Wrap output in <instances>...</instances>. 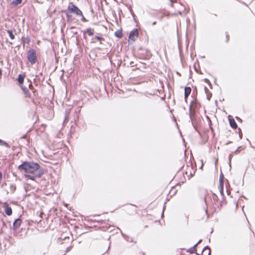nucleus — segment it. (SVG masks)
<instances>
[{"instance_id": "nucleus-54", "label": "nucleus", "mask_w": 255, "mask_h": 255, "mask_svg": "<svg viewBox=\"0 0 255 255\" xmlns=\"http://www.w3.org/2000/svg\"><path fill=\"white\" fill-rule=\"evenodd\" d=\"M189 169H193L192 167H190Z\"/></svg>"}, {"instance_id": "nucleus-57", "label": "nucleus", "mask_w": 255, "mask_h": 255, "mask_svg": "<svg viewBox=\"0 0 255 255\" xmlns=\"http://www.w3.org/2000/svg\"><path fill=\"white\" fill-rule=\"evenodd\" d=\"M171 0V1H172V0Z\"/></svg>"}, {"instance_id": "nucleus-25", "label": "nucleus", "mask_w": 255, "mask_h": 255, "mask_svg": "<svg viewBox=\"0 0 255 255\" xmlns=\"http://www.w3.org/2000/svg\"><path fill=\"white\" fill-rule=\"evenodd\" d=\"M233 152H232V153H230L229 155V164L230 166V168H231V159L233 156Z\"/></svg>"}, {"instance_id": "nucleus-40", "label": "nucleus", "mask_w": 255, "mask_h": 255, "mask_svg": "<svg viewBox=\"0 0 255 255\" xmlns=\"http://www.w3.org/2000/svg\"><path fill=\"white\" fill-rule=\"evenodd\" d=\"M226 42H228L229 40V36L228 35H226Z\"/></svg>"}, {"instance_id": "nucleus-39", "label": "nucleus", "mask_w": 255, "mask_h": 255, "mask_svg": "<svg viewBox=\"0 0 255 255\" xmlns=\"http://www.w3.org/2000/svg\"><path fill=\"white\" fill-rule=\"evenodd\" d=\"M213 200L215 201V198H216V199H217V198H218L217 196L216 195H215L214 194L213 195Z\"/></svg>"}, {"instance_id": "nucleus-53", "label": "nucleus", "mask_w": 255, "mask_h": 255, "mask_svg": "<svg viewBox=\"0 0 255 255\" xmlns=\"http://www.w3.org/2000/svg\"><path fill=\"white\" fill-rule=\"evenodd\" d=\"M70 248V247H69L68 248H67V250H70V249H69Z\"/></svg>"}, {"instance_id": "nucleus-5", "label": "nucleus", "mask_w": 255, "mask_h": 255, "mask_svg": "<svg viewBox=\"0 0 255 255\" xmlns=\"http://www.w3.org/2000/svg\"><path fill=\"white\" fill-rule=\"evenodd\" d=\"M44 174L43 170H39L38 172H35L34 173H27L24 174L25 178L31 180H35L36 178H40Z\"/></svg>"}, {"instance_id": "nucleus-19", "label": "nucleus", "mask_w": 255, "mask_h": 255, "mask_svg": "<svg viewBox=\"0 0 255 255\" xmlns=\"http://www.w3.org/2000/svg\"><path fill=\"white\" fill-rule=\"evenodd\" d=\"M7 32L8 33L9 36L11 39H14L15 38V36L13 33V31L11 29H8L7 30Z\"/></svg>"}, {"instance_id": "nucleus-32", "label": "nucleus", "mask_w": 255, "mask_h": 255, "mask_svg": "<svg viewBox=\"0 0 255 255\" xmlns=\"http://www.w3.org/2000/svg\"><path fill=\"white\" fill-rule=\"evenodd\" d=\"M238 129H239V136H240V137L241 138H242V133H240V132H241V128H238Z\"/></svg>"}, {"instance_id": "nucleus-44", "label": "nucleus", "mask_w": 255, "mask_h": 255, "mask_svg": "<svg viewBox=\"0 0 255 255\" xmlns=\"http://www.w3.org/2000/svg\"><path fill=\"white\" fill-rule=\"evenodd\" d=\"M29 87L30 89H33V86L31 84H29Z\"/></svg>"}, {"instance_id": "nucleus-45", "label": "nucleus", "mask_w": 255, "mask_h": 255, "mask_svg": "<svg viewBox=\"0 0 255 255\" xmlns=\"http://www.w3.org/2000/svg\"><path fill=\"white\" fill-rule=\"evenodd\" d=\"M26 134H24V135L22 136V138H26Z\"/></svg>"}, {"instance_id": "nucleus-42", "label": "nucleus", "mask_w": 255, "mask_h": 255, "mask_svg": "<svg viewBox=\"0 0 255 255\" xmlns=\"http://www.w3.org/2000/svg\"><path fill=\"white\" fill-rule=\"evenodd\" d=\"M202 242V240L200 239L196 244H197V246L200 244Z\"/></svg>"}, {"instance_id": "nucleus-1", "label": "nucleus", "mask_w": 255, "mask_h": 255, "mask_svg": "<svg viewBox=\"0 0 255 255\" xmlns=\"http://www.w3.org/2000/svg\"><path fill=\"white\" fill-rule=\"evenodd\" d=\"M18 169L21 172L26 173H34L39 170H43L40 168V165L33 161H24L18 166Z\"/></svg>"}, {"instance_id": "nucleus-18", "label": "nucleus", "mask_w": 255, "mask_h": 255, "mask_svg": "<svg viewBox=\"0 0 255 255\" xmlns=\"http://www.w3.org/2000/svg\"><path fill=\"white\" fill-rule=\"evenodd\" d=\"M224 175L221 172L220 174V177H219V185H221V186H222V184H224Z\"/></svg>"}, {"instance_id": "nucleus-22", "label": "nucleus", "mask_w": 255, "mask_h": 255, "mask_svg": "<svg viewBox=\"0 0 255 255\" xmlns=\"http://www.w3.org/2000/svg\"><path fill=\"white\" fill-rule=\"evenodd\" d=\"M67 21L68 22H71L72 21V15L67 12L66 14Z\"/></svg>"}, {"instance_id": "nucleus-12", "label": "nucleus", "mask_w": 255, "mask_h": 255, "mask_svg": "<svg viewBox=\"0 0 255 255\" xmlns=\"http://www.w3.org/2000/svg\"><path fill=\"white\" fill-rule=\"evenodd\" d=\"M87 33L90 36H93L94 35V29L91 28H87L86 31L84 32L83 37L84 38H86L85 33Z\"/></svg>"}, {"instance_id": "nucleus-50", "label": "nucleus", "mask_w": 255, "mask_h": 255, "mask_svg": "<svg viewBox=\"0 0 255 255\" xmlns=\"http://www.w3.org/2000/svg\"><path fill=\"white\" fill-rule=\"evenodd\" d=\"M132 64H133V62H131L130 63V65H132Z\"/></svg>"}, {"instance_id": "nucleus-33", "label": "nucleus", "mask_w": 255, "mask_h": 255, "mask_svg": "<svg viewBox=\"0 0 255 255\" xmlns=\"http://www.w3.org/2000/svg\"><path fill=\"white\" fill-rule=\"evenodd\" d=\"M204 89H205L206 94H207V93L210 92L209 90L208 89V88L206 87H205Z\"/></svg>"}, {"instance_id": "nucleus-27", "label": "nucleus", "mask_w": 255, "mask_h": 255, "mask_svg": "<svg viewBox=\"0 0 255 255\" xmlns=\"http://www.w3.org/2000/svg\"><path fill=\"white\" fill-rule=\"evenodd\" d=\"M207 95V99L208 100H210V98H211L212 97V93H210V92H209V93H207V94H206Z\"/></svg>"}, {"instance_id": "nucleus-28", "label": "nucleus", "mask_w": 255, "mask_h": 255, "mask_svg": "<svg viewBox=\"0 0 255 255\" xmlns=\"http://www.w3.org/2000/svg\"><path fill=\"white\" fill-rule=\"evenodd\" d=\"M204 212H205V214L206 215V220H207L208 219V218H209V214H208V213L207 212V209H205L204 210Z\"/></svg>"}, {"instance_id": "nucleus-23", "label": "nucleus", "mask_w": 255, "mask_h": 255, "mask_svg": "<svg viewBox=\"0 0 255 255\" xmlns=\"http://www.w3.org/2000/svg\"><path fill=\"white\" fill-rule=\"evenodd\" d=\"M95 38L97 40L99 41L100 43H102V41L105 40V39L102 37L97 35L95 36Z\"/></svg>"}, {"instance_id": "nucleus-24", "label": "nucleus", "mask_w": 255, "mask_h": 255, "mask_svg": "<svg viewBox=\"0 0 255 255\" xmlns=\"http://www.w3.org/2000/svg\"><path fill=\"white\" fill-rule=\"evenodd\" d=\"M22 0H13L12 3L14 5H17L22 2Z\"/></svg>"}, {"instance_id": "nucleus-7", "label": "nucleus", "mask_w": 255, "mask_h": 255, "mask_svg": "<svg viewBox=\"0 0 255 255\" xmlns=\"http://www.w3.org/2000/svg\"><path fill=\"white\" fill-rule=\"evenodd\" d=\"M22 221L20 218H17L13 223L12 229L14 231L16 230L18 227H20Z\"/></svg>"}, {"instance_id": "nucleus-48", "label": "nucleus", "mask_w": 255, "mask_h": 255, "mask_svg": "<svg viewBox=\"0 0 255 255\" xmlns=\"http://www.w3.org/2000/svg\"><path fill=\"white\" fill-rule=\"evenodd\" d=\"M236 118L238 120H241V119L238 117H236Z\"/></svg>"}, {"instance_id": "nucleus-4", "label": "nucleus", "mask_w": 255, "mask_h": 255, "mask_svg": "<svg viewBox=\"0 0 255 255\" xmlns=\"http://www.w3.org/2000/svg\"><path fill=\"white\" fill-rule=\"evenodd\" d=\"M27 59L28 61L33 65L36 63L37 60L36 51L34 49L30 48L27 52Z\"/></svg>"}, {"instance_id": "nucleus-46", "label": "nucleus", "mask_w": 255, "mask_h": 255, "mask_svg": "<svg viewBox=\"0 0 255 255\" xmlns=\"http://www.w3.org/2000/svg\"><path fill=\"white\" fill-rule=\"evenodd\" d=\"M231 142H232V141H228V142L226 143V145H228L229 144H230V143H231Z\"/></svg>"}, {"instance_id": "nucleus-15", "label": "nucleus", "mask_w": 255, "mask_h": 255, "mask_svg": "<svg viewBox=\"0 0 255 255\" xmlns=\"http://www.w3.org/2000/svg\"><path fill=\"white\" fill-rule=\"evenodd\" d=\"M24 76L20 74L18 76L17 81L19 84H22L24 82Z\"/></svg>"}, {"instance_id": "nucleus-56", "label": "nucleus", "mask_w": 255, "mask_h": 255, "mask_svg": "<svg viewBox=\"0 0 255 255\" xmlns=\"http://www.w3.org/2000/svg\"><path fill=\"white\" fill-rule=\"evenodd\" d=\"M1 139H0V142H1Z\"/></svg>"}, {"instance_id": "nucleus-3", "label": "nucleus", "mask_w": 255, "mask_h": 255, "mask_svg": "<svg viewBox=\"0 0 255 255\" xmlns=\"http://www.w3.org/2000/svg\"><path fill=\"white\" fill-rule=\"evenodd\" d=\"M68 10L71 13L81 17V20L83 22H87L88 20L84 16L82 11L73 2H70L68 6Z\"/></svg>"}, {"instance_id": "nucleus-26", "label": "nucleus", "mask_w": 255, "mask_h": 255, "mask_svg": "<svg viewBox=\"0 0 255 255\" xmlns=\"http://www.w3.org/2000/svg\"><path fill=\"white\" fill-rule=\"evenodd\" d=\"M220 185V194L222 195H224V184H222V186H221V185Z\"/></svg>"}, {"instance_id": "nucleus-41", "label": "nucleus", "mask_w": 255, "mask_h": 255, "mask_svg": "<svg viewBox=\"0 0 255 255\" xmlns=\"http://www.w3.org/2000/svg\"><path fill=\"white\" fill-rule=\"evenodd\" d=\"M1 76H2V71H1V69L0 68V78H1Z\"/></svg>"}, {"instance_id": "nucleus-30", "label": "nucleus", "mask_w": 255, "mask_h": 255, "mask_svg": "<svg viewBox=\"0 0 255 255\" xmlns=\"http://www.w3.org/2000/svg\"><path fill=\"white\" fill-rule=\"evenodd\" d=\"M209 125L210 126V128L211 130H213V128L211 127L212 122H211V120L210 119H209Z\"/></svg>"}, {"instance_id": "nucleus-9", "label": "nucleus", "mask_w": 255, "mask_h": 255, "mask_svg": "<svg viewBox=\"0 0 255 255\" xmlns=\"http://www.w3.org/2000/svg\"><path fill=\"white\" fill-rule=\"evenodd\" d=\"M201 255H211V251L209 246H206L203 248Z\"/></svg>"}, {"instance_id": "nucleus-6", "label": "nucleus", "mask_w": 255, "mask_h": 255, "mask_svg": "<svg viewBox=\"0 0 255 255\" xmlns=\"http://www.w3.org/2000/svg\"><path fill=\"white\" fill-rule=\"evenodd\" d=\"M138 36V30L137 28H134L131 30L128 35L129 40L134 41Z\"/></svg>"}, {"instance_id": "nucleus-8", "label": "nucleus", "mask_w": 255, "mask_h": 255, "mask_svg": "<svg viewBox=\"0 0 255 255\" xmlns=\"http://www.w3.org/2000/svg\"><path fill=\"white\" fill-rule=\"evenodd\" d=\"M191 92V88L190 87H185L184 88V99L186 102L188 96Z\"/></svg>"}, {"instance_id": "nucleus-2", "label": "nucleus", "mask_w": 255, "mask_h": 255, "mask_svg": "<svg viewBox=\"0 0 255 255\" xmlns=\"http://www.w3.org/2000/svg\"><path fill=\"white\" fill-rule=\"evenodd\" d=\"M200 107V104L196 99L192 101L189 105V117L191 121L192 124L194 128L196 129L194 125V120L195 119L196 110Z\"/></svg>"}, {"instance_id": "nucleus-52", "label": "nucleus", "mask_w": 255, "mask_h": 255, "mask_svg": "<svg viewBox=\"0 0 255 255\" xmlns=\"http://www.w3.org/2000/svg\"><path fill=\"white\" fill-rule=\"evenodd\" d=\"M227 192L228 194L229 195L230 192L228 191V190L227 191Z\"/></svg>"}, {"instance_id": "nucleus-21", "label": "nucleus", "mask_w": 255, "mask_h": 255, "mask_svg": "<svg viewBox=\"0 0 255 255\" xmlns=\"http://www.w3.org/2000/svg\"><path fill=\"white\" fill-rule=\"evenodd\" d=\"M0 145L4 146L7 148L10 147V145H9V144L8 143H7L6 142H5V141L2 140H1V142H0Z\"/></svg>"}, {"instance_id": "nucleus-34", "label": "nucleus", "mask_w": 255, "mask_h": 255, "mask_svg": "<svg viewBox=\"0 0 255 255\" xmlns=\"http://www.w3.org/2000/svg\"><path fill=\"white\" fill-rule=\"evenodd\" d=\"M240 147H239L237 150H236L234 152H233L234 154H237L239 152V149Z\"/></svg>"}, {"instance_id": "nucleus-10", "label": "nucleus", "mask_w": 255, "mask_h": 255, "mask_svg": "<svg viewBox=\"0 0 255 255\" xmlns=\"http://www.w3.org/2000/svg\"><path fill=\"white\" fill-rule=\"evenodd\" d=\"M229 124L230 126L233 128L236 129L238 127L237 124L235 120L233 118H229Z\"/></svg>"}, {"instance_id": "nucleus-36", "label": "nucleus", "mask_w": 255, "mask_h": 255, "mask_svg": "<svg viewBox=\"0 0 255 255\" xmlns=\"http://www.w3.org/2000/svg\"><path fill=\"white\" fill-rule=\"evenodd\" d=\"M195 171H193V173H192L191 172H190V176H191V177L193 176V175H194V174H195Z\"/></svg>"}, {"instance_id": "nucleus-31", "label": "nucleus", "mask_w": 255, "mask_h": 255, "mask_svg": "<svg viewBox=\"0 0 255 255\" xmlns=\"http://www.w3.org/2000/svg\"><path fill=\"white\" fill-rule=\"evenodd\" d=\"M68 121V115H67V111H66L65 118V120H64V121Z\"/></svg>"}, {"instance_id": "nucleus-14", "label": "nucleus", "mask_w": 255, "mask_h": 255, "mask_svg": "<svg viewBox=\"0 0 255 255\" xmlns=\"http://www.w3.org/2000/svg\"><path fill=\"white\" fill-rule=\"evenodd\" d=\"M122 235L124 238L128 242H133V239L132 238L129 237L128 236L122 233Z\"/></svg>"}, {"instance_id": "nucleus-16", "label": "nucleus", "mask_w": 255, "mask_h": 255, "mask_svg": "<svg viewBox=\"0 0 255 255\" xmlns=\"http://www.w3.org/2000/svg\"><path fill=\"white\" fill-rule=\"evenodd\" d=\"M115 35L116 37L121 38L123 36V33L122 29L118 30L115 32Z\"/></svg>"}, {"instance_id": "nucleus-47", "label": "nucleus", "mask_w": 255, "mask_h": 255, "mask_svg": "<svg viewBox=\"0 0 255 255\" xmlns=\"http://www.w3.org/2000/svg\"><path fill=\"white\" fill-rule=\"evenodd\" d=\"M156 24V21H154V22H153L152 23V25H155Z\"/></svg>"}, {"instance_id": "nucleus-20", "label": "nucleus", "mask_w": 255, "mask_h": 255, "mask_svg": "<svg viewBox=\"0 0 255 255\" xmlns=\"http://www.w3.org/2000/svg\"><path fill=\"white\" fill-rule=\"evenodd\" d=\"M22 40L24 43L28 44L30 41V39L28 36H27L26 37H22Z\"/></svg>"}, {"instance_id": "nucleus-43", "label": "nucleus", "mask_w": 255, "mask_h": 255, "mask_svg": "<svg viewBox=\"0 0 255 255\" xmlns=\"http://www.w3.org/2000/svg\"><path fill=\"white\" fill-rule=\"evenodd\" d=\"M208 85H209L210 88L212 89V84H211V82H210V83H209Z\"/></svg>"}, {"instance_id": "nucleus-55", "label": "nucleus", "mask_w": 255, "mask_h": 255, "mask_svg": "<svg viewBox=\"0 0 255 255\" xmlns=\"http://www.w3.org/2000/svg\"><path fill=\"white\" fill-rule=\"evenodd\" d=\"M142 254H143V255H144V253H142Z\"/></svg>"}, {"instance_id": "nucleus-49", "label": "nucleus", "mask_w": 255, "mask_h": 255, "mask_svg": "<svg viewBox=\"0 0 255 255\" xmlns=\"http://www.w3.org/2000/svg\"><path fill=\"white\" fill-rule=\"evenodd\" d=\"M207 119L208 120V121H209V119H210L208 116H207Z\"/></svg>"}, {"instance_id": "nucleus-29", "label": "nucleus", "mask_w": 255, "mask_h": 255, "mask_svg": "<svg viewBox=\"0 0 255 255\" xmlns=\"http://www.w3.org/2000/svg\"><path fill=\"white\" fill-rule=\"evenodd\" d=\"M10 187L11 190L12 191H14L16 189V186L14 185H11Z\"/></svg>"}, {"instance_id": "nucleus-38", "label": "nucleus", "mask_w": 255, "mask_h": 255, "mask_svg": "<svg viewBox=\"0 0 255 255\" xmlns=\"http://www.w3.org/2000/svg\"><path fill=\"white\" fill-rule=\"evenodd\" d=\"M47 1L49 2L50 4L51 5L54 0H46Z\"/></svg>"}, {"instance_id": "nucleus-37", "label": "nucleus", "mask_w": 255, "mask_h": 255, "mask_svg": "<svg viewBox=\"0 0 255 255\" xmlns=\"http://www.w3.org/2000/svg\"><path fill=\"white\" fill-rule=\"evenodd\" d=\"M2 178V173L0 171V181L1 180Z\"/></svg>"}, {"instance_id": "nucleus-11", "label": "nucleus", "mask_w": 255, "mask_h": 255, "mask_svg": "<svg viewBox=\"0 0 255 255\" xmlns=\"http://www.w3.org/2000/svg\"><path fill=\"white\" fill-rule=\"evenodd\" d=\"M21 89L22 90L23 93H24L26 97L29 99L31 98V94H30L29 91L26 87H21Z\"/></svg>"}, {"instance_id": "nucleus-51", "label": "nucleus", "mask_w": 255, "mask_h": 255, "mask_svg": "<svg viewBox=\"0 0 255 255\" xmlns=\"http://www.w3.org/2000/svg\"><path fill=\"white\" fill-rule=\"evenodd\" d=\"M188 171H186V174L187 175V174H188Z\"/></svg>"}, {"instance_id": "nucleus-17", "label": "nucleus", "mask_w": 255, "mask_h": 255, "mask_svg": "<svg viewBox=\"0 0 255 255\" xmlns=\"http://www.w3.org/2000/svg\"><path fill=\"white\" fill-rule=\"evenodd\" d=\"M196 247H197V244H195L194 246H193L192 247L189 249L187 252L188 253H190V254L194 253L195 252V251H196Z\"/></svg>"}, {"instance_id": "nucleus-13", "label": "nucleus", "mask_w": 255, "mask_h": 255, "mask_svg": "<svg viewBox=\"0 0 255 255\" xmlns=\"http://www.w3.org/2000/svg\"><path fill=\"white\" fill-rule=\"evenodd\" d=\"M4 208L5 214L8 216L11 215L12 213L11 208L7 204L5 205Z\"/></svg>"}, {"instance_id": "nucleus-35", "label": "nucleus", "mask_w": 255, "mask_h": 255, "mask_svg": "<svg viewBox=\"0 0 255 255\" xmlns=\"http://www.w3.org/2000/svg\"><path fill=\"white\" fill-rule=\"evenodd\" d=\"M205 82L207 83L208 84L210 83V81L208 79H205L204 80Z\"/></svg>"}]
</instances>
